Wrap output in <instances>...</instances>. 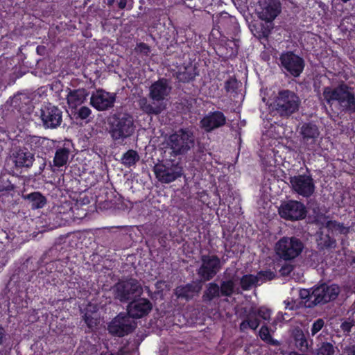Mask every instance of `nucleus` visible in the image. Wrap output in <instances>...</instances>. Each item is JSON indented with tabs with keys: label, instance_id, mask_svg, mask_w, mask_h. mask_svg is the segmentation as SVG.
Listing matches in <instances>:
<instances>
[{
	"label": "nucleus",
	"instance_id": "nucleus-36",
	"mask_svg": "<svg viewBox=\"0 0 355 355\" xmlns=\"http://www.w3.org/2000/svg\"><path fill=\"white\" fill-rule=\"evenodd\" d=\"M275 275L272 271L260 272L258 275V279L260 284L265 281L272 279Z\"/></svg>",
	"mask_w": 355,
	"mask_h": 355
},
{
	"label": "nucleus",
	"instance_id": "nucleus-14",
	"mask_svg": "<svg viewBox=\"0 0 355 355\" xmlns=\"http://www.w3.org/2000/svg\"><path fill=\"white\" fill-rule=\"evenodd\" d=\"M270 310L266 307H261L258 310L252 309L248 315L246 320L241 322L240 329L243 331L248 328L254 330L259 325L257 315L263 320H268L270 318Z\"/></svg>",
	"mask_w": 355,
	"mask_h": 355
},
{
	"label": "nucleus",
	"instance_id": "nucleus-7",
	"mask_svg": "<svg viewBox=\"0 0 355 355\" xmlns=\"http://www.w3.org/2000/svg\"><path fill=\"white\" fill-rule=\"evenodd\" d=\"M156 178L163 183L175 181L182 175V168L178 164L171 162L158 163L154 166Z\"/></svg>",
	"mask_w": 355,
	"mask_h": 355
},
{
	"label": "nucleus",
	"instance_id": "nucleus-9",
	"mask_svg": "<svg viewBox=\"0 0 355 355\" xmlns=\"http://www.w3.org/2000/svg\"><path fill=\"white\" fill-rule=\"evenodd\" d=\"M298 97L292 92L287 90L279 92L274 105L282 114H290L298 107Z\"/></svg>",
	"mask_w": 355,
	"mask_h": 355
},
{
	"label": "nucleus",
	"instance_id": "nucleus-45",
	"mask_svg": "<svg viewBox=\"0 0 355 355\" xmlns=\"http://www.w3.org/2000/svg\"><path fill=\"white\" fill-rule=\"evenodd\" d=\"M344 355H355V345L347 347L344 352Z\"/></svg>",
	"mask_w": 355,
	"mask_h": 355
},
{
	"label": "nucleus",
	"instance_id": "nucleus-47",
	"mask_svg": "<svg viewBox=\"0 0 355 355\" xmlns=\"http://www.w3.org/2000/svg\"><path fill=\"white\" fill-rule=\"evenodd\" d=\"M139 51L147 53L149 51L148 47L144 44H140L138 46Z\"/></svg>",
	"mask_w": 355,
	"mask_h": 355
},
{
	"label": "nucleus",
	"instance_id": "nucleus-15",
	"mask_svg": "<svg viewBox=\"0 0 355 355\" xmlns=\"http://www.w3.org/2000/svg\"><path fill=\"white\" fill-rule=\"evenodd\" d=\"M290 182L292 189L301 196H309L314 191V184L310 176H294L291 178Z\"/></svg>",
	"mask_w": 355,
	"mask_h": 355
},
{
	"label": "nucleus",
	"instance_id": "nucleus-19",
	"mask_svg": "<svg viewBox=\"0 0 355 355\" xmlns=\"http://www.w3.org/2000/svg\"><path fill=\"white\" fill-rule=\"evenodd\" d=\"M152 309L151 303L146 299L134 300L128 306V316L130 318H141L147 315Z\"/></svg>",
	"mask_w": 355,
	"mask_h": 355
},
{
	"label": "nucleus",
	"instance_id": "nucleus-5",
	"mask_svg": "<svg viewBox=\"0 0 355 355\" xmlns=\"http://www.w3.org/2000/svg\"><path fill=\"white\" fill-rule=\"evenodd\" d=\"M110 135L116 141H123L135 131L132 117L123 114L119 117H113L110 121Z\"/></svg>",
	"mask_w": 355,
	"mask_h": 355
},
{
	"label": "nucleus",
	"instance_id": "nucleus-37",
	"mask_svg": "<svg viewBox=\"0 0 355 355\" xmlns=\"http://www.w3.org/2000/svg\"><path fill=\"white\" fill-rule=\"evenodd\" d=\"M13 189L11 182L5 176L0 178V191H8Z\"/></svg>",
	"mask_w": 355,
	"mask_h": 355
},
{
	"label": "nucleus",
	"instance_id": "nucleus-46",
	"mask_svg": "<svg viewBox=\"0 0 355 355\" xmlns=\"http://www.w3.org/2000/svg\"><path fill=\"white\" fill-rule=\"evenodd\" d=\"M101 355H103V354H101ZM103 355H112V354H110V353L108 352H106L105 354H104ZM119 355H137V352L136 351H134L131 353L130 352H128L127 351L125 350H122L121 352H120V354Z\"/></svg>",
	"mask_w": 355,
	"mask_h": 355
},
{
	"label": "nucleus",
	"instance_id": "nucleus-28",
	"mask_svg": "<svg viewBox=\"0 0 355 355\" xmlns=\"http://www.w3.org/2000/svg\"><path fill=\"white\" fill-rule=\"evenodd\" d=\"M193 286L191 285L182 288L178 287L176 290V293L178 297H183L185 298L192 297L194 293H198L200 291L201 287L196 286L193 287V289L191 290Z\"/></svg>",
	"mask_w": 355,
	"mask_h": 355
},
{
	"label": "nucleus",
	"instance_id": "nucleus-10",
	"mask_svg": "<svg viewBox=\"0 0 355 355\" xmlns=\"http://www.w3.org/2000/svg\"><path fill=\"white\" fill-rule=\"evenodd\" d=\"M340 293V288L336 284H322L311 291V297L314 304H324L335 300Z\"/></svg>",
	"mask_w": 355,
	"mask_h": 355
},
{
	"label": "nucleus",
	"instance_id": "nucleus-4",
	"mask_svg": "<svg viewBox=\"0 0 355 355\" xmlns=\"http://www.w3.org/2000/svg\"><path fill=\"white\" fill-rule=\"evenodd\" d=\"M323 96L329 104L337 101L341 106L349 110H355V98L345 85H341L336 89L326 87L323 92Z\"/></svg>",
	"mask_w": 355,
	"mask_h": 355
},
{
	"label": "nucleus",
	"instance_id": "nucleus-33",
	"mask_svg": "<svg viewBox=\"0 0 355 355\" xmlns=\"http://www.w3.org/2000/svg\"><path fill=\"white\" fill-rule=\"evenodd\" d=\"M334 353V346L329 343H323L318 349V355H333Z\"/></svg>",
	"mask_w": 355,
	"mask_h": 355
},
{
	"label": "nucleus",
	"instance_id": "nucleus-27",
	"mask_svg": "<svg viewBox=\"0 0 355 355\" xmlns=\"http://www.w3.org/2000/svg\"><path fill=\"white\" fill-rule=\"evenodd\" d=\"M69 151L67 148L57 150L53 159L54 165L58 167L65 165L69 159Z\"/></svg>",
	"mask_w": 355,
	"mask_h": 355
},
{
	"label": "nucleus",
	"instance_id": "nucleus-8",
	"mask_svg": "<svg viewBox=\"0 0 355 355\" xmlns=\"http://www.w3.org/2000/svg\"><path fill=\"white\" fill-rule=\"evenodd\" d=\"M192 134L188 130H180L170 136L168 145L172 153L177 155L186 152L192 145Z\"/></svg>",
	"mask_w": 355,
	"mask_h": 355
},
{
	"label": "nucleus",
	"instance_id": "nucleus-29",
	"mask_svg": "<svg viewBox=\"0 0 355 355\" xmlns=\"http://www.w3.org/2000/svg\"><path fill=\"white\" fill-rule=\"evenodd\" d=\"M241 287L244 290H248L253 286L259 285V279L257 276L245 275L241 279Z\"/></svg>",
	"mask_w": 355,
	"mask_h": 355
},
{
	"label": "nucleus",
	"instance_id": "nucleus-11",
	"mask_svg": "<svg viewBox=\"0 0 355 355\" xmlns=\"http://www.w3.org/2000/svg\"><path fill=\"white\" fill-rule=\"evenodd\" d=\"M135 327V322L130 316L119 314L108 325V331L110 334L123 336L131 332Z\"/></svg>",
	"mask_w": 355,
	"mask_h": 355
},
{
	"label": "nucleus",
	"instance_id": "nucleus-20",
	"mask_svg": "<svg viewBox=\"0 0 355 355\" xmlns=\"http://www.w3.org/2000/svg\"><path fill=\"white\" fill-rule=\"evenodd\" d=\"M139 284L135 279L119 282L114 287L116 297L120 300H125L129 298L131 293L139 291Z\"/></svg>",
	"mask_w": 355,
	"mask_h": 355
},
{
	"label": "nucleus",
	"instance_id": "nucleus-25",
	"mask_svg": "<svg viewBox=\"0 0 355 355\" xmlns=\"http://www.w3.org/2000/svg\"><path fill=\"white\" fill-rule=\"evenodd\" d=\"M25 198L29 200L33 209L42 208L46 202V198L38 192L30 193L27 195Z\"/></svg>",
	"mask_w": 355,
	"mask_h": 355
},
{
	"label": "nucleus",
	"instance_id": "nucleus-16",
	"mask_svg": "<svg viewBox=\"0 0 355 355\" xmlns=\"http://www.w3.org/2000/svg\"><path fill=\"white\" fill-rule=\"evenodd\" d=\"M115 98L114 94L99 89L92 94L90 103L94 108L103 111L112 107Z\"/></svg>",
	"mask_w": 355,
	"mask_h": 355
},
{
	"label": "nucleus",
	"instance_id": "nucleus-23",
	"mask_svg": "<svg viewBox=\"0 0 355 355\" xmlns=\"http://www.w3.org/2000/svg\"><path fill=\"white\" fill-rule=\"evenodd\" d=\"M11 159L16 167H30L33 162V155L26 149H20L14 153Z\"/></svg>",
	"mask_w": 355,
	"mask_h": 355
},
{
	"label": "nucleus",
	"instance_id": "nucleus-6",
	"mask_svg": "<svg viewBox=\"0 0 355 355\" xmlns=\"http://www.w3.org/2000/svg\"><path fill=\"white\" fill-rule=\"evenodd\" d=\"M303 250L302 243L296 238L284 237L275 245L277 255L284 260H291L298 257Z\"/></svg>",
	"mask_w": 355,
	"mask_h": 355
},
{
	"label": "nucleus",
	"instance_id": "nucleus-18",
	"mask_svg": "<svg viewBox=\"0 0 355 355\" xmlns=\"http://www.w3.org/2000/svg\"><path fill=\"white\" fill-rule=\"evenodd\" d=\"M41 119L47 128H55L62 121L61 111L55 106H44L41 110Z\"/></svg>",
	"mask_w": 355,
	"mask_h": 355
},
{
	"label": "nucleus",
	"instance_id": "nucleus-41",
	"mask_svg": "<svg viewBox=\"0 0 355 355\" xmlns=\"http://www.w3.org/2000/svg\"><path fill=\"white\" fill-rule=\"evenodd\" d=\"M285 315L282 314V313H279L277 316L275 317V318L274 319L273 322H272V324L273 325H277L279 322L283 321V320H286V319L285 318Z\"/></svg>",
	"mask_w": 355,
	"mask_h": 355
},
{
	"label": "nucleus",
	"instance_id": "nucleus-42",
	"mask_svg": "<svg viewBox=\"0 0 355 355\" xmlns=\"http://www.w3.org/2000/svg\"><path fill=\"white\" fill-rule=\"evenodd\" d=\"M85 320L89 327H92L96 324V322H93L92 318H90V315L87 312L85 315Z\"/></svg>",
	"mask_w": 355,
	"mask_h": 355
},
{
	"label": "nucleus",
	"instance_id": "nucleus-44",
	"mask_svg": "<svg viewBox=\"0 0 355 355\" xmlns=\"http://www.w3.org/2000/svg\"><path fill=\"white\" fill-rule=\"evenodd\" d=\"M352 327V324L350 322H345L341 324V328L344 331H349Z\"/></svg>",
	"mask_w": 355,
	"mask_h": 355
},
{
	"label": "nucleus",
	"instance_id": "nucleus-3",
	"mask_svg": "<svg viewBox=\"0 0 355 355\" xmlns=\"http://www.w3.org/2000/svg\"><path fill=\"white\" fill-rule=\"evenodd\" d=\"M325 225L320 228V232L316 236L318 245L320 248L331 247L335 243L333 236L338 234H347L349 228L337 223L335 221L324 219Z\"/></svg>",
	"mask_w": 355,
	"mask_h": 355
},
{
	"label": "nucleus",
	"instance_id": "nucleus-1",
	"mask_svg": "<svg viewBox=\"0 0 355 355\" xmlns=\"http://www.w3.org/2000/svg\"><path fill=\"white\" fill-rule=\"evenodd\" d=\"M258 17L263 21L269 22L266 25L252 24L250 25L253 35L257 37H266L272 29V22L280 12V4L276 0H259L255 8Z\"/></svg>",
	"mask_w": 355,
	"mask_h": 355
},
{
	"label": "nucleus",
	"instance_id": "nucleus-35",
	"mask_svg": "<svg viewBox=\"0 0 355 355\" xmlns=\"http://www.w3.org/2000/svg\"><path fill=\"white\" fill-rule=\"evenodd\" d=\"M220 291L225 295H230L234 291V283L232 281L224 282L222 284Z\"/></svg>",
	"mask_w": 355,
	"mask_h": 355
},
{
	"label": "nucleus",
	"instance_id": "nucleus-21",
	"mask_svg": "<svg viewBox=\"0 0 355 355\" xmlns=\"http://www.w3.org/2000/svg\"><path fill=\"white\" fill-rule=\"evenodd\" d=\"M225 117L220 112H215L205 116L200 121L201 126L207 131L218 128L225 123Z\"/></svg>",
	"mask_w": 355,
	"mask_h": 355
},
{
	"label": "nucleus",
	"instance_id": "nucleus-38",
	"mask_svg": "<svg viewBox=\"0 0 355 355\" xmlns=\"http://www.w3.org/2000/svg\"><path fill=\"white\" fill-rule=\"evenodd\" d=\"M91 110L85 106L81 107L78 112V116L81 119H86L91 114Z\"/></svg>",
	"mask_w": 355,
	"mask_h": 355
},
{
	"label": "nucleus",
	"instance_id": "nucleus-30",
	"mask_svg": "<svg viewBox=\"0 0 355 355\" xmlns=\"http://www.w3.org/2000/svg\"><path fill=\"white\" fill-rule=\"evenodd\" d=\"M139 160V156L136 151L130 150L124 154L122 163L125 166H132Z\"/></svg>",
	"mask_w": 355,
	"mask_h": 355
},
{
	"label": "nucleus",
	"instance_id": "nucleus-50",
	"mask_svg": "<svg viewBox=\"0 0 355 355\" xmlns=\"http://www.w3.org/2000/svg\"><path fill=\"white\" fill-rule=\"evenodd\" d=\"M231 83H236V81H234V80H232H232L227 81V83H226V89H227V90H229V89H230V88H229V85H230V84H231Z\"/></svg>",
	"mask_w": 355,
	"mask_h": 355
},
{
	"label": "nucleus",
	"instance_id": "nucleus-39",
	"mask_svg": "<svg viewBox=\"0 0 355 355\" xmlns=\"http://www.w3.org/2000/svg\"><path fill=\"white\" fill-rule=\"evenodd\" d=\"M313 290L311 289V290H307V289H302L300 291V296L301 297V298L302 299H307L308 301L311 302V303L313 304V299L311 297V291Z\"/></svg>",
	"mask_w": 355,
	"mask_h": 355
},
{
	"label": "nucleus",
	"instance_id": "nucleus-17",
	"mask_svg": "<svg viewBox=\"0 0 355 355\" xmlns=\"http://www.w3.org/2000/svg\"><path fill=\"white\" fill-rule=\"evenodd\" d=\"M202 265L199 269V275L208 280L214 277L220 267V261L214 255L204 256L202 258Z\"/></svg>",
	"mask_w": 355,
	"mask_h": 355
},
{
	"label": "nucleus",
	"instance_id": "nucleus-24",
	"mask_svg": "<svg viewBox=\"0 0 355 355\" xmlns=\"http://www.w3.org/2000/svg\"><path fill=\"white\" fill-rule=\"evenodd\" d=\"M87 93L85 89H77L71 92L67 96V102L70 107L75 108L81 105L86 99Z\"/></svg>",
	"mask_w": 355,
	"mask_h": 355
},
{
	"label": "nucleus",
	"instance_id": "nucleus-22",
	"mask_svg": "<svg viewBox=\"0 0 355 355\" xmlns=\"http://www.w3.org/2000/svg\"><path fill=\"white\" fill-rule=\"evenodd\" d=\"M304 142L307 145L309 150L314 149V145L319 135L318 128L313 124H305L301 128Z\"/></svg>",
	"mask_w": 355,
	"mask_h": 355
},
{
	"label": "nucleus",
	"instance_id": "nucleus-40",
	"mask_svg": "<svg viewBox=\"0 0 355 355\" xmlns=\"http://www.w3.org/2000/svg\"><path fill=\"white\" fill-rule=\"evenodd\" d=\"M156 288L158 293H162L164 290H168V284L165 282H158L156 284Z\"/></svg>",
	"mask_w": 355,
	"mask_h": 355
},
{
	"label": "nucleus",
	"instance_id": "nucleus-48",
	"mask_svg": "<svg viewBox=\"0 0 355 355\" xmlns=\"http://www.w3.org/2000/svg\"><path fill=\"white\" fill-rule=\"evenodd\" d=\"M286 303V309H294V305H290V303L288 302H285Z\"/></svg>",
	"mask_w": 355,
	"mask_h": 355
},
{
	"label": "nucleus",
	"instance_id": "nucleus-13",
	"mask_svg": "<svg viewBox=\"0 0 355 355\" xmlns=\"http://www.w3.org/2000/svg\"><path fill=\"white\" fill-rule=\"evenodd\" d=\"M282 67L293 76H298L304 69L303 60L295 54L287 52L280 58Z\"/></svg>",
	"mask_w": 355,
	"mask_h": 355
},
{
	"label": "nucleus",
	"instance_id": "nucleus-34",
	"mask_svg": "<svg viewBox=\"0 0 355 355\" xmlns=\"http://www.w3.org/2000/svg\"><path fill=\"white\" fill-rule=\"evenodd\" d=\"M324 322L322 319L316 320L312 324L311 328V335L314 336L318 333L324 327Z\"/></svg>",
	"mask_w": 355,
	"mask_h": 355
},
{
	"label": "nucleus",
	"instance_id": "nucleus-2",
	"mask_svg": "<svg viewBox=\"0 0 355 355\" xmlns=\"http://www.w3.org/2000/svg\"><path fill=\"white\" fill-rule=\"evenodd\" d=\"M171 88L167 81L162 79L153 83L150 87V97L154 101L149 103L146 98H141L139 101L140 108L147 114H158L166 108V102L164 101L168 96Z\"/></svg>",
	"mask_w": 355,
	"mask_h": 355
},
{
	"label": "nucleus",
	"instance_id": "nucleus-12",
	"mask_svg": "<svg viewBox=\"0 0 355 355\" xmlns=\"http://www.w3.org/2000/svg\"><path fill=\"white\" fill-rule=\"evenodd\" d=\"M279 214L282 218L288 220H300L305 216L304 206L295 200L285 202L279 208Z\"/></svg>",
	"mask_w": 355,
	"mask_h": 355
},
{
	"label": "nucleus",
	"instance_id": "nucleus-43",
	"mask_svg": "<svg viewBox=\"0 0 355 355\" xmlns=\"http://www.w3.org/2000/svg\"><path fill=\"white\" fill-rule=\"evenodd\" d=\"M292 270V266L290 265H286L281 269V273L283 275H289Z\"/></svg>",
	"mask_w": 355,
	"mask_h": 355
},
{
	"label": "nucleus",
	"instance_id": "nucleus-31",
	"mask_svg": "<svg viewBox=\"0 0 355 355\" xmlns=\"http://www.w3.org/2000/svg\"><path fill=\"white\" fill-rule=\"evenodd\" d=\"M260 338L266 343L272 345H277L279 344L277 340H274L270 334L269 329L266 326L261 327L259 331Z\"/></svg>",
	"mask_w": 355,
	"mask_h": 355
},
{
	"label": "nucleus",
	"instance_id": "nucleus-51",
	"mask_svg": "<svg viewBox=\"0 0 355 355\" xmlns=\"http://www.w3.org/2000/svg\"><path fill=\"white\" fill-rule=\"evenodd\" d=\"M125 5V1L124 0H121V2L119 3V6L121 8H124Z\"/></svg>",
	"mask_w": 355,
	"mask_h": 355
},
{
	"label": "nucleus",
	"instance_id": "nucleus-49",
	"mask_svg": "<svg viewBox=\"0 0 355 355\" xmlns=\"http://www.w3.org/2000/svg\"><path fill=\"white\" fill-rule=\"evenodd\" d=\"M3 334H4L3 329L2 328H0V344L2 342V338H3Z\"/></svg>",
	"mask_w": 355,
	"mask_h": 355
},
{
	"label": "nucleus",
	"instance_id": "nucleus-32",
	"mask_svg": "<svg viewBox=\"0 0 355 355\" xmlns=\"http://www.w3.org/2000/svg\"><path fill=\"white\" fill-rule=\"evenodd\" d=\"M219 293V287L216 284L211 283L209 284L208 288L204 295V298L205 300H210L214 297L218 296Z\"/></svg>",
	"mask_w": 355,
	"mask_h": 355
},
{
	"label": "nucleus",
	"instance_id": "nucleus-26",
	"mask_svg": "<svg viewBox=\"0 0 355 355\" xmlns=\"http://www.w3.org/2000/svg\"><path fill=\"white\" fill-rule=\"evenodd\" d=\"M293 338L296 347L301 351H306L308 349L309 344L304 332L300 329H297L293 332Z\"/></svg>",
	"mask_w": 355,
	"mask_h": 355
}]
</instances>
